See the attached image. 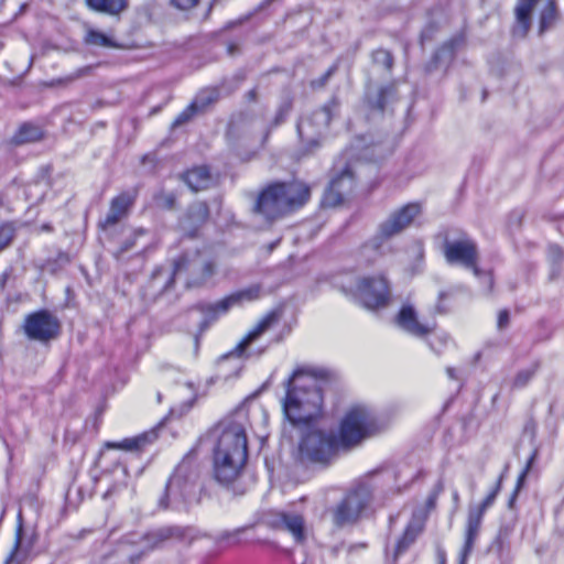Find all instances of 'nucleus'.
Masks as SVG:
<instances>
[{
	"mask_svg": "<svg viewBox=\"0 0 564 564\" xmlns=\"http://www.w3.org/2000/svg\"><path fill=\"white\" fill-rule=\"evenodd\" d=\"M384 424L365 405L351 406L344 416L339 437L333 432L310 430L300 443L302 458L314 463H328L340 448L358 445L365 438L382 431Z\"/></svg>",
	"mask_w": 564,
	"mask_h": 564,
	"instance_id": "1",
	"label": "nucleus"
},
{
	"mask_svg": "<svg viewBox=\"0 0 564 564\" xmlns=\"http://www.w3.org/2000/svg\"><path fill=\"white\" fill-rule=\"evenodd\" d=\"M324 377L323 370L299 368L284 382L283 412L292 425H308L321 416L324 397L318 379Z\"/></svg>",
	"mask_w": 564,
	"mask_h": 564,
	"instance_id": "2",
	"label": "nucleus"
},
{
	"mask_svg": "<svg viewBox=\"0 0 564 564\" xmlns=\"http://www.w3.org/2000/svg\"><path fill=\"white\" fill-rule=\"evenodd\" d=\"M214 444V474L219 482L229 484L241 473L248 457L247 435L242 422L232 417L220 421L209 433Z\"/></svg>",
	"mask_w": 564,
	"mask_h": 564,
	"instance_id": "3",
	"label": "nucleus"
},
{
	"mask_svg": "<svg viewBox=\"0 0 564 564\" xmlns=\"http://www.w3.org/2000/svg\"><path fill=\"white\" fill-rule=\"evenodd\" d=\"M308 199L310 188L302 182L274 183L259 195L256 210L271 220L302 207Z\"/></svg>",
	"mask_w": 564,
	"mask_h": 564,
	"instance_id": "4",
	"label": "nucleus"
},
{
	"mask_svg": "<svg viewBox=\"0 0 564 564\" xmlns=\"http://www.w3.org/2000/svg\"><path fill=\"white\" fill-rule=\"evenodd\" d=\"M539 4L541 6L540 33L555 23L557 12L553 0H519L516 8L517 24L513 29L516 36H525L531 25V13Z\"/></svg>",
	"mask_w": 564,
	"mask_h": 564,
	"instance_id": "5",
	"label": "nucleus"
},
{
	"mask_svg": "<svg viewBox=\"0 0 564 564\" xmlns=\"http://www.w3.org/2000/svg\"><path fill=\"white\" fill-rule=\"evenodd\" d=\"M261 288L259 285H251L243 290L234 292L228 296L214 302L200 303L198 310L203 315V325L207 326L214 323L219 317L226 315L232 307L240 306L243 303L252 302L260 297Z\"/></svg>",
	"mask_w": 564,
	"mask_h": 564,
	"instance_id": "6",
	"label": "nucleus"
},
{
	"mask_svg": "<svg viewBox=\"0 0 564 564\" xmlns=\"http://www.w3.org/2000/svg\"><path fill=\"white\" fill-rule=\"evenodd\" d=\"M352 295L368 310H377L388 305L390 288L384 276H365L357 281Z\"/></svg>",
	"mask_w": 564,
	"mask_h": 564,
	"instance_id": "7",
	"label": "nucleus"
},
{
	"mask_svg": "<svg viewBox=\"0 0 564 564\" xmlns=\"http://www.w3.org/2000/svg\"><path fill=\"white\" fill-rule=\"evenodd\" d=\"M500 488L501 479L498 480L495 488L487 495L480 505L469 508L465 530V542L459 552V564H466L467 558L474 549L475 541L478 536L484 514L487 509L494 505Z\"/></svg>",
	"mask_w": 564,
	"mask_h": 564,
	"instance_id": "8",
	"label": "nucleus"
},
{
	"mask_svg": "<svg viewBox=\"0 0 564 564\" xmlns=\"http://www.w3.org/2000/svg\"><path fill=\"white\" fill-rule=\"evenodd\" d=\"M23 329L29 339L48 343L58 337L61 323L54 314L41 310L25 317Z\"/></svg>",
	"mask_w": 564,
	"mask_h": 564,
	"instance_id": "9",
	"label": "nucleus"
},
{
	"mask_svg": "<svg viewBox=\"0 0 564 564\" xmlns=\"http://www.w3.org/2000/svg\"><path fill=\"white\" fill-rule=\"evenodd\" d=\"M279 322V314L274 311L269 312L247 333V335L236 345V347L229 352L230 356L239 358H251L259 357L265 348L253 349L252 345L259 340V338L271 329Z\"/></svg>",
	"mask_w": 564,
	"mask_h": 564,
	"instance_id": "10",
	"label": "nucleus"
},
{
	"mask_svg": "<svg viewBox=\"0 0 564 564\" xmlns=\"http://www.w3.org/2000/svg\"><path fill=\"white\" fill-rule=\"evenodd\" d=\"M370 500V494L366 487H359L350 491L344 500L333 510V522L343 527L355 522Z\"/></svg>",
	"mask_w": 564,
	"mask_h": 564,
	"instance_id": "11",
	"label": "nucleus"
},
{
	"mask_svg": "<svg viewBox=\"0 0 564 564\" xmlns=\"http://www.w3.org/2000/svg\"><path fill=\"white\" fill-rule=\"evenodd\" d=\"M214 272V263L200 259L197 253L192 259L185 256L176 260L172 279H181L184 273L192 274V278L185 279V284L189 288L205 283L213 276Z\"/></svg>",
	"mask_w": 564,
	"mask_h": 564,
	"instance_id": "12",
	"label": "nucleus"
},
{
	"mask_svg": "<svg viewBox=\"0 0 564 564\" xmlns=\"http://www.w3.org/2000/svg\"><path fill=\"white\" fill-rule=\"evenodd\" d=\"M184 470V466H178L170 478L165 489V497L160 500V505L163 508L169 506L180 508L182 505L188 503L195 495V484L186 478Z\"/></svg>",
	"mask_w": 564,
	"mask_h": 564,
	"instance_id": "13",
	"label": "nucleus"
},
{
	"mask_svg": "<svg viewBox=\"0 0 564 564\" xmlns=\"http://www.w3.org/2000/svg\"><path fill=\"white\" fill-rule=\"evenodd\" d=\"M421 206L417 203H410L392 213L380 226L375 238V246L378 247L377 240L389 239L409 227L412 221L421 214Z\"/></svg>",
	"mask_w": 564,
	"mask_h": 564,
	"instance_id": "14",
	"label": "nucleus"
},
{
	"mask_svg": "<svg viewBox=\"0 0 564 564\" xmlns=\"http://www.w3.org/2000/svg\"><path fill=\"white\" fill-rule=\"evenodd\" d=\"M444 256L448 263L473 269L476 276L480 275V270L477 267V247L469 238L446 241L444 245Z\"/></svg>",
	"mask_w": 564,
	"mask_h": 564,
	"instance_id": "15",
	"label": "nucleus"
},
{
	"mask_svg": "<svg viewBox=\"0 0 564 564\" xmlns=\"http://www.w3.org/2000/svg\"><path fill=\"white\" fill-rule=\"evenodd\" d=\"M268 523L276 530L290 533L296 543H303L306 539V522L301 510L285 509L274 512L268 518Z\"/></svg>",
	"mask_w": 564,
	"mask_h": 564,
	"instance_id": "16",
	"label": "nucleus"
},
{
	"mask_svg": "<svg viewBox=\"0 0 564 564\" xmlns=\"http://www.w3.org/2000/svg\"><path fill=\"white\" fill-rule=\"evenodd\" d=\"M332 119L330 106H325L315 111L311 117L302 118L297 123V132L301 140L307 145L318 144V140Z\"/></svg>",
	"mask_w": 564,
	"mask_h": 564,
	"instance_id": "17",
	"label": "nucleus"
},
{
	"mask_svg": "<svg viewBox=\"0 0 564 564\" xmlns=\"http://www.w3.org/2000/svg\"><path fill=\"white\" fill-rule=\"evenodd\" d=\"M395 323L403 332L417 338H424L435 329V323L420 319L416 310L409 303L402 305Z\"/></svg>",
	"mask_w": 564,
	"mask_h": 564,
	"instance_id": "18",
	"label": "nucleus"
},
{
	"mask_svg": "<svg viewBox=\"0 0 564 564\" xmlns=\"http://www.w3.org/2000/svg\"><path fill=\"white\" fill-rule=\"evenodd\" d=\"M354 186V172L350 165H347L341 173L332 178L328 189L325 193V203L337 205L344 200V195L350 192Z\"/></svg>",
	"mask_w": 564,
	"mask_h": 564,
	"instance_id": "19",
	"label": "nucleus"
},
{
	"mask_svg": "<svg viewBox=\"0 0 564 564\" xmlns=\"http://www.w3.org/2000/svg\"><path fill=\"white\" fill-rule=\"evenodd\" d=\"M207 217V205L202 202L194 203L180 220V228L185 235L193 236L206 221Z\"/></svg>",
	"mask_w": 564,
	"mask_h": 564,
	"instance_id": "20",
	"label": "nucleus"
},
{
	"mask_svg": "<svg viewBox=\"0 0 564 564\" xmlns=\"http://www.w3.org/2000/svg\"><path fill=\"white\" fill-rule=\"evenodd\" d=\"M422 530L423 519L414 513L411 521L408 523L403 535L397 542L394 551L395 558L409 549V546L416 540Z\"/></svg>",
	"mask_w": 564,
	"mask_h": 564,
	"instance_id": "21",
	"label": "nucleus"
},
{
	"mask_svg": "<svg viewBox=\"0 0 564 564\" xmlns=\"http://www.w3.org/2000/svg\"><path fill=\"white\" fill-rule=\"evenodd\" d=\"M133 197L128 193H122L111 200L110 209L104 220V226L116 225L128 212L132 205Z\"/></svg>",
	"mask_w": 564,
	"mask_h": 564,
	"instance_id": "22",
	"label": "nucleus"
},
{
	"mask_svg": "<svg viewBox=\"0 0 564 564\" xmlns=\"http://www.w3.org/2000/svg\"><path fill=\"white\" fill-rule=\"evenodd\" d=\"M184 181L193 192H198L209 187L212 176L207 167L198 166L187 171Z\"/></svg>",
	"mask_w": 564,
	"mask_h": 564,
	"instance_id": "23",
	"label": "nucleus"
},
{
	"mask_svg": "<svg viewBox=\"0 0 564 564\" xmlns=\"http://www.w3.org/2000/svg\"><path fill=\"white\" fill-rule=\"evenodd\" d=\"M216 99L214 91H205L199 94L195 100L183 111L181 112L174 121V126L183 124L188 121L192 116L199 109H203L208 104L213 102Z\"/></svg>",
	"mask_w": 564,
	"mask_h": 564,
	"instance_id": "24",
	"label": "nucleus"
},
{
	"mask_svg": "<svg viewBox=\"0 0 564 564\" xmlns=\"http://www.w3.org/2000/svg\"><path fill=\"white\" fill-rule=\"evenodd\" d=\"M174 530L171 528H162L142 536L135 544L140 553L148 552L156 547L161 542L173 535Z\"/></svg>",
	"mask_w": 564,
	"mask_h": 564,
	"instance_id": "25",
	"label": "nucleus"
},
{
	"mask_svg": "<svg viewBox=\"0 0 564 564\" xmlns=\"http://www.w3.org/2000/svg\"><path fill=\"white\" fill-rule=\"evenodd\" d=\"M87 7L96 12L108 14V15H118L123 10H126L128 6L127 0H86Z\"/></svg>",
	"mask_w": 564,
	"mask_h": 564,
	"instance_id": "26",
	"label": "nucleus"
},
{
	"mask_svg": "<svg viewBox=\"0 0 564 564\" xmlns=\"http://www.w3.org/2000/svg\"><path fill=\"white\" fill-rule=\"evenodd\" d=\"M154 437L153 433H144L135 437L124 438L121 442H106L104 446L108 449L137 451L152 442Z\"/></svg>",
	"mask_w": 564,
	"mask_h": 564,
	"instance_id": "27",
	"label": "nucleus"
},
{
	"mask_svg": "<svg viewBox=\"0 0 564 564\" xmlns=\"http://www.w3.org/2000/svg\"><path fill=\"white\" fill-rule=\"evenodd\" d=\"M41 137L42 130L40 127L31 123H24L14 135V142L18 144L33 142L41 139Z\"/></svg>",
	"mask_w": 564,
	"mask_h": 564,
	"instance_id": "28",
	"label": "nucleus"
},
{
	"mask_svg": "<svg viewBox=\"0 0 564 564\" xmlns=\"http://www.w3.org/2000/svg\"><path fill=\"white\" fill-rule=\"evenodd\" d=\"M86 43L95 46H102V47H115L113 41L107 36L105 33L96 31V30H89L86 35Z\"/></svg>",
	"mask_w": 564,
	"mask_h": 564,
	"instance_id": "29",
	"label": "nucleus"
},
{
	"mask_svg": "<svg viewBox=\"0 0 564 564\" xmlns=\"http://www.w3.org/2000/svg\"><path fill=\"white\" fill-rule=\"evenodd\" d=\"M536 372V366H530L529 368L520 370L512 381V387L516 389L524 388L534 377Z\"/></svg>",
	"mask_w": 564,
	"mask_h": 564,
	"instance_id": "30",
	"label": "nucleus"
},
{
	"mask_svg": "<svg viewBox=\"0 0 564 564\" xmlns=\"http://www.w3.org/2000/svg\"><path fill=\"white\" fill-rule=\"evenodd\" d=\"M373 62L378 65H382L386 69H390L393 64L390 52L386 50H377L372 54Z\"/></svg>",
	"mask_w": 564,
	"mask_h": 564,
	"instance_id": "31",
	"label": "nucleus"
},
{
	"mask_svg": "<svg viewBox=\"0 0 564 564\" xmlns=\"http://www.w3.org/2000/svg\"><path fill=\"white\" fill-rule=\"evenodd\" d=\"M13 227L10 224H0V251L3 250L13 238Z\"/></svg>",
	"mask_w": 564,
	"mask_h": 564,
	"instance_id": "32",
	"label": "nucleus"
},
{
	"mask_svg": "<svg viewBox=\"0 0 564 564\" xmlns=\"http://www.w3.org/2000/svg\"><path fill=\"white\" fill-rule=\"evenodd\" d=\"M246 532V529H237L234 531H227L220 534L219 542H228L229 544H237L240 542V535Z\"/></svg>",
	"mask_w": 564,
	"mask_h": 564,
	"instance_id": "33",
	"label": "nucleus"
},
{
	"mask_svg": "<svg viewBox=\"0 0 564 564\" xmlns=\"http://www.w3.org/2000/svg\"><path fill=\"white\" fill-rule=\"evenodd\" d=\"M290 111H291V104L289 101L283 102L280 106V108H279V110H278V112L275 115L274 126H278L281 122H283L284 119L286 118V116L290 113Z\"/></svg>",
	"mask_w": 564,
	"mask_h": 564,
	"instance_id": "34",
	"label": "nucleus"
},
{
	"mask_svg": "<svg viewBox=\"0 0 564 564\" xmlns=\"http://www.w3.org/2000/svg\"><path fill=\"white\" fill-rule=\"evenodd\" d=\"M362 156L369 161H377L381 155V145L375 144L371 148H367Z\"/></svg>",
	"mask_w": 564,
	"mask_h": 564,
	"instance_id": "35",
	"label": "nucleus"
},
{
	"mask_svg": "<svg viewBox=\"0 0 564 564\" xmlns=\"http://www.w3.org/2000/svg\"><path fill=\"white\" fill-rule=\"evenodd\" d=\"M390 93H391V88H382V89H380L377 99L375 101H371L372 106L378 108V109H380V110H382L384 108V105H386V95H388Z\"/></svg>",
	"mask_w": 564,
	"mask_h": 564,
	"instance_id": "36",
	"label": "nucleus"
},
{
	"mask_svg": "<svg viewBox=\"0 0 564 564\" xmlns=\"http://www.w3.org/2000/svg\"><path fill=\"white\" fill-rule=\"evenodd\" d=\"M199 0H172V3L181 10H188L197 6Z\"/></svg>",
	"mask_w": 564,
	"mask_h": 564,
	"instance_id": "37",
	"label": "nucleus"
},
{
	"mask_svg": "<svg viewBox=\"0 0 564 564\" xmlns=\"http://www.w3.org/2000/svg\"><path fill=\"white\" fill-rule=\"evenodd\" d=\"M453 52H454L453 43H447L435 54V58L441 59L443 57H452Z\"/></svg>",
	"mask_w": 564,
	"mask_h": 564,
	"instance_id": "38",
	"label": "nucleus"
},
{
	"mask_svg": "<svg viewBox=\"0 0 564 564\" xmlns=\"http://www.w3.org/2000/svg\"><path fill=\"white\" fill-rule=\"evenodd\" d=\"M510 315L507 310H502L498 314L497 325L499 329H503L509 325Z\"/></svg>",
	"mask_w": 564,
	"mask_h": 564,
	"instance_id": "39",
	"label": "nucleus"
},
{
	"mask_svg": "<svg viewBox=\"0 0 564 564\" xmlns=\"http://www.w3.org/2000/svg\"><path fill=\"white\" fill-rule=\"evenodd\" d=\"M438 564H446V554L443 550L437 552Z\"/></svg>",
	"mask_w": 564,
	"mask_h": 564,
	"instance_id": "40",
	"label": "nucleus"
},
{
	"mask_svg": "<svg viewBox=\"0 0 564 564\" xmlns=\"http://www.w3.org/2000/svg\"><path fill=\"white\" fill-rule=\"evenodd\" d=\"M133 242H127L124 248L121 249V252L128 251L130 248H132Z\"/></svg>",
	"mask_w": 564,
	"mask_h": 564,
	"instance_id": "41",
	"label": "nucleus"
},
{
	"mask_svg": "<svg viewBox=\"0 0 564 564\" xmlns=\"http://www.w3.org/2000/svg\"><path fill=\"white\" fill-rule=\"evenodd\" d=\"M446 371H447V375H448V377H449V378H452V379H454V378H455V375H454V371H455V370H454L453 368H447V370H446Z\"/></svg>",
	"mask_w": 564,
	"mask_h": 564,
	"instance_id": "42",
	"label": "nucleus"
},
{
	"mask_svg": "<svg viewBox=\"0 0 564 564\" xmlns=\"http://www.w3.org/2000/svg\"><path fill=\"white\" fill-rule=\"evenodd\" d=\"M129 556L131 562H134L137 558H139V556H137L134 553H131Z\"/></svg>",
	"mask_w": 564,
	"mask_h": 564,
	"instance_id": "43",
	"label": "nucleus"
},
{
	"mask_svg": "<svg viewBox=\"0 0 564 564\" xmlns=\"http://www.w3.org/2000/svg\"><path fill=\"white\" fill-rule=\"evenodd\" d=\"M143 234H144V231H143L142 229H140V230H138V231L135 232V235H143Z\"/></svg>",
	"mask_w": 564,
	"mask_h": 564,
	"instance_id": "44",
	"label": "nucleus"
},
{
	"mask_svg": "<svg viewBox=\"0 0 564 564\" xmlns=\"http://www.w3.org/2000/svg\"><path fill=\"white\" fill-rule=\"evenodd\" d=\"M332 74V69H329L326 75H325V79Z\"/></svg>",
	"mask_w": 564,
	"mask_h": 564,
	"instance_id": "45",
	"label": "nucleus"
},
{
	"mask_svg": "<svg viewBox=\"0 0 564 564\" xmlns=\"http://www.w3.org/2000/svg\"><path fill=\"white\" fill-rule=\"evenodd\" d=\"M486 279L488 280L489 284H491V276L490 275H486Z\"/></svg>",
	"mask_w": 564,
	"mask_h": 564,
	"instance_id": "46",
	"label": "nucleus"
},
{
	"mask_svg": "<svg viewBox=\"0 0 564 564\" xmlns=\"http://www.w3.org/2000/svg\"><path fill=\"white\" fill-rule=\"evenodd\" d=\"M442 339H443L444 341H446V340H447V339H449V338H448V336H447V335H443Z\"/></svg>",
	"mask_w": 564,
	"mask_h": 564,
	"instance_id": "47",
	"label": "nucleus"
},
{
	"mask_svg": "<svg viewBox=\"0 0 564 564\" xmlns=\"http://www.w3.org/2000/svg\"><path fill=\"white\" fill-rule=\"evenodd\" d=\"M445 296V293H440V300H442Z\"/></svg>",
	"mask_w": 564,
	"mask_h": 564,
	"instance_id": "48",
	"label": "nucleus"
},
{
	"mask_svg": "<svg viewBox=\"0 0 564 564\" xmlns=\"http://www.w3.org/2000/svg\"><path fill=\"white\" fill-rule=\"evenodd\" d=\"M127 543H131V544H134L135 542L134 541H131V540H128Z\"/></svg>",
	"mask_w": 564,
	"mask_h": 564,
	"instance_id": "49",
	"label": "nucleus"
}]
</instances>
